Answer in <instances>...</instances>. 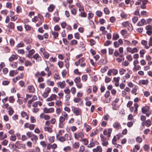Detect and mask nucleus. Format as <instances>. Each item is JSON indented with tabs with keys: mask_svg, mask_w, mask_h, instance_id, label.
<instances>
[{
	"mask_svg": "<svg viewBox=\"0 0 152 152\" xmlns=\"http://www.w3.org/2000/svg\"><path fill=\"white\" fill-rule=\"evenodd\" d=\"M18 58V56L17 55L12 54L11 56L9 58V60L10 62H12L15 59H17Z\"/></svg>",
	"mask_w": 152,
	"mask_h": 152,
	"instance_id": "obj_30",
	"label": "nucleus"
},
{
	"mask_svg": "<svg viewBox=\"0 0 152 152\" xmlns=\"http://www.w3.org/2000/svg\"><path fill=\"white\" fill-rule=\"evenodd\" d=\"M74 134L75 139L80 141H81L84 137V134L81 132H75Z\"/></svg>",
	"mask_w": 152,
	"mask_h": 152,
	"instance_id": "obj_1",
	"label": "nucleus"
},
{
	"mask_svg": "<svg viewBox=\"0 0 152 152\" xmlns=\"http://www.w3.org/2000/svg\"><path fill=\"white\" fill-rule=\"evenodd\" d=\"M31 140L32 141H34V143H36L37 142V141L38 139L37 136L34 134H33L31 137Z\"/></svg>",
	"mask_w": 152,
	"mask_h": 152,
	"instance_id": "obj_29",
	"label": "nucleus"
},
{
	"mask_svg": "<svg viewBox=\"0 0 152 152\" xmlns=\"http://www.w3.org/2000/svg\"><path fill=\"white\" fill-rule=\"evenodd\" d=\"M145 53V51L144 49H142L140 50V57L141 58H143L144 57V55Z\"/></svg>",
	"mask_w": 152,
	"mask_h": 152,
	"instance_id": "obj_50",
	"label": "nucleus"
},
{
	"mask_svg": "<svg viewBox=\"0 0 152 152\" xmlns=\"http://www.w3.org/2000/svg\"><path fill=\"white\" fill-rule=\"evenodd\" d=\"M139 105L137 103H134L133 106L129 108V110L131 112H134L136 114L137 113L138 108Z\"/></svg>",
	"mask_w": 152,
	"mask_h": 152,
	"instance_id": "obj_5",
	"label": "nucleus"
},
{
	"mask_svg": "<svg viewBox=\"0 0 152 152\" xmlns=\"http://www.w3.org/2000/svg\"><path fill=\"white\" fill-rule=\"evenodd\" d=\"M33 58L36 60L37 62H39L42 60V58L37 53L35 54L33 56Z\"/></svg>",
	"mask_w": 152,
	"mask_h": 152,
	"instance_id": "obj_17",
	"label": "nucleus"
},
{
	"mask_svg": "<svg viewBox=\"0 0 152 152\" xmlns=\"http://www.w3.org/2000/svg\"><path fill=\"white\" fill-rule=\"evenodd\" d=\"M46 75V73L44 71H42L41 72H37L35 74V77L38 78L39 77L45 76Z\"/></svg>",
	"mask_w": 152,
	"mask_h": 152,
	"instance_id": "obj_15",
	"label": "nucleus"
},
{
	"mask_svg": "<svg viewBox=\"0 0 152 152\" xmlns=\"http://www.w3.org/2000/svg\"><path fill=\"white\" fill-rule=\"evenodd\" d=\"M21 144L19 142H17L15 144V147L18 149H20L21 147Z\"/></svg>",
	"mask_w": 152,
	"mask_h": 152,
	"instance_id": "obj_59",
	"label": "nucleus"
},
{
	"mask_svg": "<svg viewBox=\"0 0 152 152\" xmlns=\"http://www.w3.org/2000/svg\"><path fill=\"white\" fill-rule=\"evenodd\" d=\"M64 91L66 95H70V91L69 88L64 89Z\"/></svg>",
	"mask_w": 152,
	"mask_h": 152,
	"instance_id": "obj_60",
	"label": "nucleus"
},
{
	"mask_svg": "<svg viewBox=\"0 0 152 152\" xmlns=\"http://www.w3.org/2000/svg\"><path fill=\"white\" fill-rule=\"evenodd\" d=\"M85 61V58L83 57L79 59L78 61H76L75 62V65L77 66L80 65L81 67H84L86 65V63L84 62Z\"/></svg>",
	"mask_w": 152,
	"mask_h": 152,
	"instance_id": "obj_2",
	"label": "nucleus"
},
{
	"mask_svg": "<svg viewBox=\"0 0 152 152\" xmlns=\"http://www.w3.org/2000/svg\"><path fill=\"white\" fill-rule=\"evenodd\" d=\"M151 124V122L150 119H148L145 121H142L141 123L142 126H145L147 127H149Z\"/></svg>",
	"mask_w": 152,
	"mask_h": 152,
	"instance_id": "obj_13",
	"label": "nucleus"
},
{
	"mask_svg": "<svg viewBox=\"0 0 152 152\" xmlns=\"http://www.w3.org/2000/svg\"><path fill=\"white\" fill-rule=\"evenodd\" d=\"M24 27L26 31H29L31 29V27L28 25H24Z\"/></svg>",
	"mask_w": 152,
	"mask_h": 152,
	"instance_id": "obj_57",
	"label": "nucleus"
},
{
	"mask_svg": "<svg viewBox=\"0 0 152 152\" xmlns=\"http://www.w3.org/2000/svg\"><path fill=\"white\" fill-rule=\"evenodd\" d=\"M50 33L53 36L54 38L56 39L58 37V32L52 31L50 32Z\"/></svg>",
	"mask_w": 152,
	"mask_h": 152,
	"instance_id": "obj_34",
	"label": "nucleus"
},
{
	"mask_svg": "<svg viewBox=\"0 0 152 152\" xmlns=\"http://www.w3.org/2000/svg\"><path fill=\"white\" fill-rule=\"evenodd\" d=\"M101 140L102 142V145L103 146H107L108 144L107 138L105 137L103 134H101L100 135Z\"/></svg>",
	"mask_w": 152,
	"mask_h": 152,
	"instance_id": "obj_3",
	"label": "nucleus"
},
{
	"mask_svg": "<svg viewBox=\"0 0 152 152\" xmlns=\"http://www.w3.org/2000/svg\"><path fill=\"white\" fill-rule=\"evenodd\" d=\"M129 22L128 21L124 22L122 23V25L124 27H126L128 26V25H129Z\"/></svg>",
	"mask_w": 152,
	"mask_h": 152,
	"instance_id": "obj_61",
	"label": "nucleus"
},
{
	"mask_svg": "<svg viewBox=\"0 0 152 152\" xmlns=\"http://www.w3.org/2000/svg\"><path fill=\"white\" fill-rule=\"evenodd\" d=\"M126 72V70L123 68H121L119 70V73L120 75H123Z\"/></svg>",
	"mask_w": 152,
	"mask_h": 152,
	"instance_id": "obj_58",
	"label": "nucleus"
},
{
	"mask_svg": "<svg viewBox=\"0 0 152 152\" xmlns=\"http://www.w3.org/2000/svg\"><path fill=\"white\" fill-rule=\"evenodd\" d=\"M148 80H140L139 81V84L140 85H144L147 86L148 84Z\"/></svg>",
	"mask_w": 152,
	"mask_h": 152,
	"instance_id": "obj_20",
	"label": "nucleus"
},
{
	"mask_svg": "<svg viewBox=\"0 0 152 152\" xmlns=\"http://www.w3.org/2000/svg\"><path fill=\"white\" fill-rule=\"evenodd\" d=\"M24 43L22 42H21L20 43H18L16 46V49H17L18 48L23 47L24 46Z\"/></svg>",
	"mask_w": 152,
	"mask_h": 152,
	"instance_id": "obj_44",
	"label": "nucleus"
},
{
	"mask_svg": "<svg viewBox=\"0 0 152 152\" xmlns=\"http://www.w3.org/2000/svg\"><path fill=\"white\" fill-rule=\"evenodd\" d=\"M76 6L78 7L79 8V10L80 12L84 11V7L81 5L79 3H77Z\"/></svg>",
	"mask_w": 152,
	"mask_h": 152,
	"instance_id": "obj_37",
	"label": "nucleus"
},
{
	"mask_svg": "<svg viewBox=\"0 0 152 152\" xmlns=\"http://www.w3.org/2000/svg\"><path fill=\"white\" fill-rule=\"evenodd\" d=\"M9 110L8 111L9 115L11 116L14 113V111L13 110L12 108L11 107H9Z\"/></svg>",
	"mask_w": 152,
	"mask_h": 152,
	"instance_id": "obj_42",
	"label": "nucleus"
},
{
	"mask_svg": "<svg viewBox=\"0 0 152 152\" xmlns=\"http://www.w3.org/2000/svg\"><path fill=\"white\" fill-rule=\"evenodd\" d=\"M81 79L79 77H76L74 80V81L75 82V83L76 84L77 83H79L80 82Z\"/></svg>",
	"mask_w": 152,
	"mask_h": 152,
	"instance_id": "obj_53",
	"label": "nucleus"
},
{
	"mask_svg": "<svg viewBox=\"0 0 152 152\" xmlns=\"http://www.w3.org/2000/svg\"><path fill=\"white\" fill-rule=\"evenodd\" d=\"M112 129L111 128H109L107 130L104 129L103 131L104 136L105 135L107 137V140H109V138L110 136Z\"/></svg>",
	"mask_w": 152,
	"mask_h": 152,
	"instance_id": "obj_8",
	"label": "nucleus"
},
{
	"mask_svg": "<svg viewBox=\"0 0 152 152\" xmlns=\"http://www.w3.org/2000/svg\"><path fill=\"white\" fill-rule=\"evenodd\" d=\"M146 23L145 20L144 19H142L137 23V26H142L144 25H146Z\"/></svg>",
	"mask_w": 152,
	"mask_h": 152,
	"instance_id": "obj_25",
	"label": "nucleus"
},
{
	"mask_svg": "<svg viewBox=\"0 0 152 152\" xmlns=\"http://www.w3.org/2000/svg\"><path fill=\"white\" fill-rule=\"evenodd\" d=\"M111 105L112 109L114 110H117L119 107V106L117 104L112 102Z\"/></svg>",
	"mask_w": 152,
	"mask_h": 152,
	"instance_id": "obj_33",
	"label": "nucleus"
},
{
	"mask_svg": "<svg viewBox=\"0 0 152 152\" xmlns=\"http://www.w3.org/2000/svg\"><path fill=\"white\" fill-rule=\"evenodd\" d=\"M95 145V143L93 142V139H92L90 141L89 144L88 145L87 147L89 148H91L94 147Z\"/></svg>",
	"mask_w": 152,
	"mask_h": 152,
	"instance_id": "obj_36",
	"label": "nucleus"
},
{
	"mask_svg": "<svg viewBox=\"0 0 152 152\" xmlns=\"http://www.w3.org/2000/svg\"><path fill=\"white\" fill-rule=\"evenodd\" d=\"M118 73V70L117 69H110L108 70L107 75L109 76H111L112 75V73L114 75H115L117 74Z\"/></svg>",
	"mask_w": 152,
	"mask_h": 152,
	"instance_id": "obj_9",
	"label": "nucleus"
},
{
	"mask_svg": "<svg viewBox=\"0 0 152 152\" xmlns=\"http://www.w3.org/2000/svg\"><path fill=\"white\" fill-rule=\"evenodd\" d=\"M108 67L107 66L104 67L101 69V72L102 73H104L108 69Z\"/></svg>",
	"mask_w": 152,
	"mask_h": 152,
	"instance_id": "obj_52",
	"label": "nucleus"
},
{
	"mask_svg": "<svg viewBox=\"0 0 152 152\" xmlns=\"http://www.w3.org/2000/svg\"><path fill=\"white\" fill-rule=\"evenodd\" d=\"M119 36L118 34L117 33H114L113 34L112 39L113 40H117L119 38Z\"/></svg>",
	"mask_w": 152,
	"mask_h": 152,
	"instance_id": "obj_41",
	"label": "nucleus"
},
{
	"mask_svg": "<svg viewBox=\"0 0 152 152\" xmlns=\"http://www.w3.org/2000/svg\"><path fill=\"white\" fill-rule=\"evenodd\" d=\"M8 142V141L7 140H4L1 143V145H4L6 146Z\"/></svg>",
	"mask_w": 152,
	"mask_h": 152,
	"instance_id": "obj_64",
	"label": "nucleus"
},
{
	"mask_svg": "<svg viewBox=\"0 0 152 152\" xmlns=\"http://www.w3.org/2000/svg\"><path fill=\"white\" fill-rule=\"evenodd\" d=\"M125 2L127 4H130L131 6L134 4V2L133 0H125Z\"/></svg>",
	"mask_w": 152,
	"mask_h": 152,
	"instance_id": "obj_55",
	"label": "nucleus"
},
{
	"mask_svg": "<svg viewBox=\"0 0 152 152\" xmlns=\"http://www.w3.org/2000/svg\"><path fill=\"white\" fill-rule=\"evenodd\" d=\"M110 91H107L105 92V94H104V97L105 98V100L104 102L106 103H109L111 100V99L110 98L108 99V98L110 96Z\"/></svg>",
	"mask_w": 152,
	"mask_h": 152,
	"instance_id": "obj_7",
	"label": "nucleus"
},
{
	"mask_svg": "<svg viewBox=\"0 0 152 152\" xmlns=\"http://www.w3.org/2000/svg\"><path fill=\"white\" fill-rule=\"evenodd\" d=\"M39 117L40 118L44 119L45 120H49L50 118V115H45L43 113H42L40 114Z\"/></svg>",
	"mask_w": 152,
	"mask_h": 152,
	"instance_id": "obj_16",
	"label": "nucleus"
},
{
	"mask_svg": "<svg viewBox=\"0 0 152 152\" xmlns=\"http://www.w3.org/2000/svg\"><path fill=\"white\" fill-rule=\"evenodd\" d=\"M54 108L52 107L50 108H47L45 107L43 109V111L44 113H53L54 112Z\"/></svg>",
	"mask_w": 152,
	"mask_h": 152,
	"instance_id": "obj_14",
	"label": "nucleus"
},
{
	"mask_svg": "<svg viewBox=\"0 0 152 152\" xmlns=\"http://www.w3.org/2000/svg\"><path fill=\"white\" fill-rule=\"evenodd\" d=\"M98 132V130L97 129H96L94 131H92L90 134V136L91 137H93L96 136Z\"/></svg>",
	"mask_w": 152,
	"mask_h": 152,
	"instance_id": "obj_39",
	"label": "nucleus"
},
{
	"mask_svg": "<svg viewBox=\"0 0 152 152\" xmlns=\"http://www.w3.org/2000/svg\"><path fill=\"white\" fill-rule=\"evenodd\" d=\"M121 33L124 38H127L129 36V34L127 33V31L126 29H123L121 31Z\"/></svg>",
	"mask_w": 152,
	"mask_h": 152,
	"instance_id": "obj_18",
	"label": "nucleus"
},
{
	"mask_svg": "<svg viewBox=\"0 0 152 152\" xmlns=\"http://www.w3.org/2000/svg\"><path fill=\"white\" fill-rule=\"evenodd\" d=\"M67 71L66 69H64L62 72L61 74L62 75V76L63 77H65L66 76V75L67 73Z\"/></svg>",
	"mask_w": 152,
	"mask_h": 152,
	"instance_id": "obj_62",
	"label": "nucleus"
},
{
	"mask_svg": "<svg viewBox=\"0 0 152 152\" xmlns=\"http://www.w3.org/2000/svg\"><path fill=\"white\" fill-rule=\"evenodd\" d=\"M84 126L86 128V131L87 132H89L91 129V127L87 124L86 123H85L84 124Z\"/></svg>",
	"mask_w": 152,
	"mask_h": 152,
	"instance_id": "obj_35",
	"label": "nucleus"
},
{
	"mask_svg": "<svg viewBox=\"0 0 152 152\" xmlns=\"http://www.w3.org/2000/svg\"><path fill=\"white\" fill-rule=\"evenodd\" d=\"M62 116L64 118L66 119V120H68V114L65 112V111H63L61 113Z\"/></svg>",
	"mask_w": 152,
	"mask_h": 152,
	"instance_id": "obj_46",
	"label": "nucleus"
},
{
	"mask_svg": "<svg viewBox=\"0 0 152 152\" xmlns=\"http://www.w3.org/2000/svg\"><path fill=\"white\" fill-rule=\"evenodd\" d=\"M69 57H67L64 60V62H65V66L68 70V69L69 67Z\"/></svg>",
	"mask_w": 152,
	"mask_h": 152,
	"instance_id": "obj_21",
	"label": "nucleus"
},
{
	"mask_svg": "<svg viewBox=\"0 0 152 152\" xmlns=\"http://www.w3.org/2000/svg\"><path fill=\"white\" fill-rule=\"evenodd\" d=\"M143 95L145 97H148L150 95V92L148 91H143Z\"/></svg>",
	"mask_w": 152,
	"mask_h": 152,
	"instance_id": "obj_49",
	"label": "nucleus"
},
{
	"mask_svg": "<svg viewBox=\"0 0 152 152\" xmlns=\"http://www.w3.org/2000/svg\"><path fill=\"white\" fill-rule=\"evenodd\" d=\"M47 84L50 86H53L54 85L53 81L50 80H47Z\"/></svg>",
	"mask_w": 152,
	"mask_h": 152,
	"instance_id": "obj_45",
	"label": "nucleus"
},
{
	"mask_svg": "<svg viewBox=\"0 0 152 152\" xmlns=\"http://www.w3.org/2000/svg\"><path fill=\"white\" fill-rule=\"evenodd\" d=\"M55 8V6L53 4H51L48 8V10L50 12H52Z\"/></svg>",
	"mask_w": 152,
	"mask_h": 152,
	"instance_id": "obj_31",
	"label": "nucleus"
},
{
	"mask_svg": "<svg viewBox=\"0 0 152 152\" xmlns=\"http://www.w3.org/2000/svg\"><path fill=\"white\" fill-rule=\"evenodd\" d=\"M81 12L79 15V16L82 17L86 18L87 17V14L84 11H80Z\"/></svg>",
	"mask_w": 152,
	"mask_h": 152,
	"instance_id": "obj_40",
	"label": "nucleus"
},
{
	"mask_svg": "<svg viewBox=\"0 0 152 152\" xmlns=\"http://www.w3.org/2000/svg\"><path fill=\"white\" fill-rule=\"evenodd\" d=\"M56 138L59 141L61 142H64L66 140V138L64 136L60 137L59 136H58V135H56Z\"/></svg>",
	"mask_w": 152,
	"mask_h": 152,
	"instance_id": "obj_26",
	"label": "nucleus"
},
{
	"mask_svg": "<svg viewBox=\"0 0 152 152\" xmlns=\"http://www.w3.org/2000/svg\"><path fill=\"white\" fill-rule=\"evenodd\" d=\"M119 139V136L118 135L114 136L112 140V142L113 144L115 145L116 144V141Z\"/></svg>",
	"mask_w": 152,
	"mask_h": 152,
	"instance_id": "obj_27",
	"label": "nucleus"
},
{
	"mask_svg": "<svg viewBox=\"0 0 152 152\" xmlns=\"http://www.w3.org/2000/svg\"><path fill=\"white\" fill-rule=\"evenodd\" d=\"M141 44L145 46V48L148 49L149 48V45H148V42L147 41L142 40L141 41Z\"/></svg>",
	"mask_w": 152,
	"mask_h": 152,
	"instance_id": "obj_22",
	"label": "nucleus"
},
{
	"mask_svg": "<svg viewBox=\"0 0 152 152\" xmlns=\"http://www.w3.org/2000/svg\"><path fill=\"white\" fill-rule=\"evenodd\" d=\"M121 126L120 123L118 122H115L113 125V127L116 129H119L121 127Z\"/></svg>",
	"mask_w": 152,
	"mask_h": 152,
	"instance_id": "obj_32",
	"label": "nucleus"
},
{
	"mask_svg": "<svg viewBox=\"0 0 152 152\" xmlns=\"http://www.w3.org/2000/svg\"><path fill=\"white\" fill-rule=\"evenodd\" d=\"M72 111L76 116H78L81 114L82 111L81 109L79 108L73 107L72 109Z\"/></svg>",
	"mask_w": 152,
	"mask_h": 152,
	"instance_id": "obj_6",
	"label": "nucleus"
},
{
	"mask_svg": "<svg viewBox=\"0 0 152 152\" xmlns=\"http://www.w3.org/2000/svg\"><path fill=\"white\" fill-rule=\"evenodd\" d=\"M52 127L53 126L52 125H50V126L45 127L44 128V130L45 131H48L49 133H52L53 131L52 129Z\"/></svg>",
	"mask_w": 152,
	"mask_h": 152,
	"instance_id": "obj_24",
	"label": "nucleus"
},
{
	"mask_svg": "<svg viewBox=\"0 0 152 152\" xmlns=\"http://www.w3.org/2000/svg\"><path fill=\"white\" fill-rule=\"evenodd\" d=\"M65 123L64 122H59L58 127L60 128H63L64 127Z\"/></svg>",
	"mask_w": 152,
	"mask_h": 152,
	"instance_id": "obj_63",
	"label": "nucleus"
},
{
	"mask_svg": "<svg viewBox=\"0 0 152 152\" xmlns=\"http://www.w3.org/2000/svg\"><path fill=\"white\" fill-rule=\"evenodd\" d=\"M64 137H66V140H71V135H69L68 134H66L64 135Z\"/></svg>",
	"mask_w": 152,
	"mask_h": 152,
	"instance_id": "obj_56",
	"label": "nucleus"
},
{
	"mask_svg": "<svg viewBox=\"0 0 152 152\" xmlns=\"http://www.w3.org/2000/svg\"><path fill=\"white\" fill-rule=\"evenodd\" d=\"M28 89L30 93H33L34 92L35 89L33 86H29L28 87Z\"/></svg>",
	"mask_w": 152,
	"mask_h": 152,
	"instance_id": "obj_28",
	"label": "nucleus"
},
{
	"mask_svg": "<svg viewBox=\"0 0 152 152\" xmlns=\"http://www.w3.org/2000/svg\"><path fill=\"white\" fill-rule=\"evenodd\" d=\"M83 141V144L85 145H88V139L86 138L82 139V140L81 141Z\"/></svg>",
	"mask_w": 152,
	"mask_h": 152,
	"instance_id": "obj_51",
	"label": "nucleus"
},
{
	"mask_svg": "<svg viewBox=\"0 0 152 152\" xmlns=\"http://www.w3.org/2000/svg\"><path fill=\"white\" fill-rule=\"evenodd\" d=\"M8 27L13 29L15 28V24L12 22H10L8 25Z\"/></svg>",
	"mask_w": 152,
	"mask_h": 152,
	"instance_id": "obj_54",
	"label": "nucleus"
},
{
	"mask_svg": "<svg viewBox=\"0 0 152 152\" xmlns=\"http://www.w3.org/2000/svg\"><path fill=\"white\" fill-rule=\"evenodd\" d=\"M57 85L58 87H59L61 89H63L66 86V83L64 81L62 82H59L57 83Z\"/></svg>",
	"mask_w": 152,
	"mask_h": 152,
	"instance_id": "obj_19",
	"label": "nucleus"
},
{
	"mask_svg": "<svg viewBox=\"0 0 152 152\" xmlns=\"http://www.w3.org/2000/svg\"><path fill=\"white\" fill-rule=\"evenodd\" d=\"M51 91V88L49 87H47L45 89V91L42 94V96L44 98H47L49 95V94L50 92Z\"/></svg>",
	"mask_w": 152,
	"mask_h": 152,
	"instance_id": "obj_11",
	"label": "nucleus"
},
{
	"mask_svg": "<svg viewBox=\"0 0 152 152\" xmlns=\"http://www.w3.org/2000/svg\"><path fill=\"white\" fill-rule=\"evenodd\" d=\"M24 65L26 66H31L32 65V63L30 61L27 60L25 61Z\"/></svg>",
	"mask_w": 152,
	"mask_h": 152,
	"instance_id": "obj_43",
	"label": "nucleus"
},
{
	"mask_svg": "<svg viewBox=\"0 0 152 152\" xmlns=\"http://www.w3.org/2000/svg\"><path fill=\"white\" fill-rule=\"evenodd\" d=\"M139 63V61L137 60H135L134 61L133 64L134 66L133 70L134 71H136L141 69V67L138 64Z\"/></svg>",
	"mask_w": 152,
	"mask_h": 152,
	"instance_id": "obj_4",
	"label": "nucleus"
},
{
	"mask_svg": "<svg viewBox=\"0 0 152 152\" xmlns=\"http://www.w3.org/2000/svg\"><path fill=\"white\" fill-rule=\"evenodd\" d=\"M88 76L87 75H84L82 77V80L83 82H86L87 80Z\"/></svg>",
	"mask_w": 152,
	"mask_h": 152,
	"instance_id": "obj_47",
	"label": "nucleus"
},
{
	"mask_svg": "<svg viewBox=\"0 0 152 152\" xmlns=\"http://www.w3.org/2000/svg\"><path fill=\"white\" fill-rule=\"evenodd\" d=\"M149 109L150 107L148 106L143 107L141 109L142 112L143 113L145 114L146 112L149 110Z\"/></svg>",
	"mask_w": 152,
	"mask_h": 152,
	"instance_id": "obj_23",
	"label": "nucleus"
},
{
	"mask_svg": "<svg viewBox=\"0 0 152 152\" xmlns=\"http://www.w3.org/2000/svg\"><path fill=\"white\" fill-rule=\"evenodd\" d=\"M79 145L80 144L79 142H75L73 144V147L75 149H77L79 148Z\"/></svg>",
	"mask_w": 152,
	"mask_h": 152,
	"instance_id": "obj_48",
	"label": "nucleus"
},
{
	"mask_svg": "<svg viewBox=\"0 0 152 152\" xmlns=\"http://www.w3.org/2000/svg\"><path fill=\"white\" fill-rule=\"evenodd\" d=\"M138 47H135L133 48H132L129 47H128L126 48L127 51L132 54L137 53L138 52Z\"/></svg>",
	"mask_w": 152,
	"mask_h": 152,
	"instance_id": "obj_10",
	"label": "nucleus"
},
{
	"mask_svg": "<svg viewBox=\"0 0 152 152\" xmlns=\"http://www.w3.org/2000/svg\"><path fill=\"white\" fill-rule=\"evenodd\" d=\"M138 89V87L136 86L134 88H133L131 91V93L132 94H134V95H136L137 94V91Z\"/></svg>",
	"mask_w": 152,
	"mask_h": 152,
	"instance_id": "obj_38",
	"label": "nucleus"
},
{
	"mask_svg": "<svg viewBox=\"0 0 152 152\" xmlns=\"http://www.w3.org/2000/svg\"><path fill=\"white\" fill-rule=\"evenodd\" d=\"M57 98H58V96L56 95L53 94L47 99L46 101L48 102H50L55 100H56Z\"/></svg>",
	"mask_w": 152,
	"mask_h": 152,
	"instance_id": "obj_12",
	"label": "nucleus"
}]
</instances>
